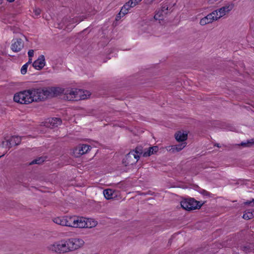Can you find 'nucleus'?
I'll return each instance as SVG.
<instances>
[{
  "label": "nucleus",
  "mask_w": 254,
  "mask_h": 254,
  "mask_svg": "<svg viewBox=\"0 0 254 254\" xmlns=\"http://www.w3.org/2000/svg\"><path fill=\"white\" fill-rule=\"evenodd\" d=\"M21 169L23 173L31 175L32 171V161L21 164Z\"/></svg>",
  "instance_id": "5701e85b"
},
{
  "label": "nucleus",
  "mask_w": 254,
  "mask_h": 254,
  "mask_svg": "<svg viewBox=\"0 0 254 254\" xmlns=\"http://www.w3.org/2000/svg\"><path fill=\"white\" fill-rule=\"evenodd\" d=\"M135 6L133 1H132L131 0H129L123 6L119 14H122L124 16L128 12L131 8Z\"/></svg>",
  "instance_id": "a211bd4d"
},
{
  "label": "nucleus",
  "mask_w": 254,
  "mask_h": 254,
  "mask_svg": "<svg viewBox=\"0 0 254 254\" xmlns=\"http://www.w3.org/2000/svg\"><path fill=\"white\" fill-rule=\"evenodd\" d=\"M253 144H254V142H252L250 141H248L247 142H242L241 143V145L244 147H250Z\"/></svg>",
  "instance_id": "473e14b6"
},
{
  "label": "nucleus",
  "mask_w": 254,
  "mask_h": 254,
  "mask_svg": "<svg viewBox=\"0 0 254 254\" xmlns=\"http://www.w3.org/2000/svg\"><path fill=\"white\" fill-rule=\"evenodd\" d=\"M115 192V190L110 189H108L103 191V194L107 199H111L116 196Z\"/></svg>",
  "instance_id": "a878e982"
},
{
  "label": "nucleus",
  "mask_w": 254,
  "mask_h": 254,
  "mask_svg": "<svg viewBox=\"0 0 254 254\" xmlns=\"http://www.w3.org/2000/svg\"><path fill=\"white\" fill-rule=\"evenodd\" d=\"M166 16L162 12L158 10L154 15V18L156 20L160 21L163 20Z\"/></svg>",
  "instance_id": "cd10ccee"
},
{
  "label": "nucleus",
  "mask_w": 254,
  "mask_h": 254,
  "mask_svg": "<svg viewBox=\"0 0 254 254\" xmlns=\"http://www.w3.org/2000/svg\"><path fill=\"white\" fill-rule=\"evenodd\" d=\"M24 47L23 40L21 38H16L12 40L11 49L14 52H19Z\"/></svg>",
  "instance_id": "2eb2a0df"
},
{
  "label": "nucleus",
  "mask_w": 254,
  "mask_h": 254,
  "mask_svg": "<svg viewBox=\"0 0 254 254\" xmlns=\"http://www.w3.org/2000/svg\"><path fill=\"white\" fill-rule=\"evenodd\" d=\"M83 228H93L97 225V222L92 218H87L83 217Z\"/></svg>",
  "instance_id": "4be33fe9"
},
{
  "label": "nucleus",
  "mask_w": 254,
  "mask_h": 254,
  "mask_svg": "<svg viewBox=\"0 0 254 254\" xmlns=\"http://www.w3.org/2000/svg\"><path fill=\"white\" fill-rule=\"evenodd\" d=\"M142 0H131L135 5H137Z\"/></svg>",
  "instance_id": "c9c22d12"
},
{
  "label": "nucleus",
  "mask_w": 254,
  "mask_h": 254,
  "mask_svg": "<svg viewBox=\"0 0 254 254\" xmlns=\"http://www.w3.org/2000/svg\"><path fill=\"white\" fill-rule=\"evenodd\" d=\"M202 205V203L195 200L192 198L185 199L182 200L181 202V205L182 207L187 210H192L199 209L201 207Z\"/></svg>",
  "instance_id": "39448f33"
},
{
  "label": "nucleus",
  "mask_w": 254,
  "mask_h": 254,
  "mask_svg": "<svg viewBox=\"0 0 254 254\" xmlns=\"http://www.w3.org/2000/svg\"><path fill=\"white\" fill-rule=\"evenodd\" d=\"M66 242L68 253L78 250L84 245L83 240L77 238L68 239L66 240Z\"/></svg>",
  "instance_id": "20e7f679"
},
{
  "label": "nucleus",
  "mask_w": 254,
  "mask_h": 254,
  "mask_svg": "<svg viewBox=\"0 0 254 254\" xmlns=\"http://www.w3.org/2000/svg\"><path fill=\"white\" fill-rule=\"evenodd\" d=\"M91 149V147L89 145L79 144L73 149L72 154L75 157H79L88 153Z\"/></svg>",
  "instance_id": "1a4fd4ad"
},
{
  "label": "nucleus",
  "mask_w": 254,
  "mask_h": 254,
  "mask_svg": "<svg viewBox=\"0 0 254 254\" xmlns=\"http://www.w3.org/2000/svg\"><path fill=\"white\" fill-rule=\"evenodd\" d=\"M14 102L20 104H28L32 103V89L20 91L14 94Z\"/></svg>",
  "instance_id": "f03ea898"
},
{
  "label": "nucleus",
  "mask_w": 254,
  "mask_h": 254,
  "mask_svg": "<svg viewBox=\"0 0 254 254\" xmlns=\"http://www.w3.org/2000/svg\"><path fill=\"white\" fill-rule=\"evenodd\" d=\"M189 131L186 130H180L176 132L174 136L177 141L179 142H186L188 139Z\"/></svg>",
  "instance_id": "4468645a"
},
{
  "label": "nucleus",
  "mask_w": 254,
  "mask_h": 254,
  "mask_svg": "<svg viewBox=\"0 0 254 254\" xmlns=\"http://www.w3.org/2000/svg\"><path fill=\"white\" fill-rule=\"evenodd\" d=\"M216 21L212 12L209 13L206 16L202 17L199 20V24L201 26H204L206 24L211 23Z\"/></svg>",
  "instance_id": "f3484780"
},
{
  "label": "nucleus",
  "mask_w": 254,
  "mask_h": 254,
  "mask_svg": "<svg viewBox=\"0 0 254 254\" xmlns=\"http://www.w3.org/2000/svg\"><path fill=\"white\" fill-rule=\"evenodd\" d=\"M68 227L83 228V217L73 215L68 216Z\"/></svg>",
  "instance_id": "6e6552de"
},
{
  "label": "nucleus",
  "mask_w": 254,
  "mask_h": 254,
  "mask_svg": "<svg viewBox=\"0 0 254 254\" xmlns=\"http://www.w3.org/2000/svg\"><path fill=\"white\" fill-rule=\"evenodd\" d=\"M46 159V158L44 156L38 157L37 159L33 160V164H41L43 163Z\"/></svg>",
  "instance_id": "c756f323"
},
{
  "label": "nucleus",
  "mask_w": 254,
  "mask_h": 254,
  "mask_svg": "<svg viewBox=\"0 0 254 254\" xmlns=\"http://www.w3.org/2000/svg\"><path fill=\"white\" fill-rule=\"evenodd\" d=\"M62 124V120L59 118H53L50 119L47 122V126L50 128H54Z\"/></svg>",
  "instance_id": "412c9836"
},
{
  "label": "nucleus",
  "mask_w": 254,
  "mask_h": 254,
  "mask_svg": "<svg viewBox=\"0 0 254 254\" xmlns=\"http://www.w3.org/2000/svg\"><path fill=\"white\" fill-rule=\"evenodd\" d=\"M76 18L70 17L64 18L61 23L59 24V28L60 29L64 28L67 31H70L74 27L73 24L78 22Z\"/></svg>",
  "instance_id": "9d476101"
},
{
  "label": "nucleus",
  "mask_w": 254,
  "mask_h": 254,
  "mask_svg": "<svg viewBox=\"0 0 254 254\" xmlns=\"http://www.w3.org/2000/svg\"><path fill=\"white\" fill-rule=\"evenodd\" d=\"M145 2L147 4H151L152 3L153 1H155V0H145Z\"/></svg>",
  "instance_id": "e433bc0d"
},
{
  "label": "nucleus",
  "mask_w": 254,
  "mask_h": 254,
  "mask_svg": "<svg viewBox=\"0 0 254 254\" xmlns=\"http://www.w3.org/2000/svg\"><path fill=\"white\" fill-rule=\"evenodd\" d=\"M174 145L175 146V150L176 151L179 152L182 150L187 146V142H183Z\"/></svg>",
  "instance_id": "c85d7f7f"
},
{
  "label": "nucleus",
  "mask_w": 254,
  "mask_h": 254,
  "mask_svg": "<svg viewBox=\"0 0 254 254\" xmlns=\"http://www.w3.org/2000/svg\"><path fill=\"white\" fill-rule=\"evenodd\" d=\"M221 0H208L207 2L210 4H213Z\"/></svg>",
  "instance_id": "f704fd0d"
},
{
  "label": "nucleus",
  "mask_w": 254,
  "mask_h": 254,
  "mask_svg": "<svg viewBox=\"0 0 254 254\" xmlns=\"http://www.w3.org/2000/svg\"><path fill=\"white\" fill-rule=\"evenodd\" d=\"M4 154L2 155L0 157L3 156Z\"/></svg>",
  "instance_id": "ea45409f"
},
{
  "label": "nucleus",
  "mask_w": 254,
  "mask_h": 254,
  "mask_svg": "<svg viewBox=\"0 0 254 254\" xmlns=\"http://www.w3.org/2000/svg\"><path fill=\"white\" fill-rule=\"evenodd\" d=\"M68 216L56 217L53 221L58 225L68 227Z\"/></svg>",
  "instance_id": "6ab92c4d"
},
{
  "label": "nucleus",
  "mask_w": 254,
  "mask_h": 254,
  "mask_svg": "<svg viewBox=\"0 0 254 254\" xmlns=\"http://www.w3.org/2000/svg\"><path fill=\"white\" fill-rule=\"evenodd\" d=\"M254 217V210H249L245 211L243 216V218L246 220H249Z\"/></svg>",
  "instance_id": "bb28decb"
},
{
  "label": "nucleus",
  "mask_w": 254,
  "mask_h": 254,
  "mask_svg": "<svg viewBox=\"0 0 254 254\" xmlns=\"http://www.w3.org/2000/svg\"><path fill=\"white\" fill-rule=\"evenodd\" d=\"M78 88H67L64 93V99L68 101H77Z\"/></svg>",
  "instance_id": "f8f14e48"
},
{
  "label": "nucleus",
  "mask_w": 254,
  "mask_h": 254,
  "mask_svg": "<svg viewBox=\"0 0 254 254\" xmlns=\"http://www.w3.org/2000/svg\"><path fill=\"white\" fill-rule=\"evenodd\" d=\"M159 10L162 12V13H163L166 15H167V14L169 12V6L167 4L163 5L161 8Z\"/></svg>",
  "instance_id": "7c9ffc66"
},
{
  "label": "nucleus",
  "mask_w": 254,
  "mask_h": 254,
  "mask_svg": "<svg viewBox=\"0 0 254 254\" xmlns=\"http://www.w3.org/2000/svg\"><path fill=\"white\" fill-rule=\"evenodd\" d=\"M21 138L18 136H13L10 139L6 141H2L0 145L9 149L13 146H16L20 144Z\"/></svg>",
  "instance_id": "9b49d317"
},
{
  "label": "nucleus",
  "mask_w": 254,
  "mask_h": 254,
  "mask_svg": "<svg viewBox=\"0 0 254 254\" xmlns=\"http://www.w3.org/2000/svg\"><path fill=\"white\" fill-rule=\"evenodd\" d=\"M48 251L58 254L68 253L66 240L63 239L50 244L47 247Z\"/></svg>",
  "instance_id": "f257e3e1"
},
{
  "label": "nucleus",
  "mask_w": 254,
  "mask_h": 254,
  "mask_svg": "<svg viewBox=\"0 0 254 254\" xmlns=\"http://www.w3.org/2000/svg\"><path fill=\"white\" fill-rule=\"evenodd\" d=\"M137 148L135 151L133 150L128 153L123 160V163L125 166H129L135 164L138 161L140 154L142 153L141 150L138 151Z\"/></svg>",
  "instance_id": "7ed1b4c3"
},
{
  "label": "nucleus",
  "mask_w": 254,
  "mask_h": 254,
  "mask_svg": "<svg viewBox=\"0 0 254 254\" xmlns=\"http://www.w3.org/2000/svg\"><path fill=\"white\" fill-rule=\"evenodd\" d=\"M234 8L233 3H228L211 12L216 21L228 14Z\"/></svg>",
  "instance_id": "423d86ee"
},
{
  "label": "nucleus",
  "mask_w": 254,
  "mask_h": 254,
  "mask_svg": "<svg viewBox=\"0 0 254 254\" xmlns=\"http://www.w3.org/2000/svg\"><path fill=\"white\" fill-rule=\"evenodd\" d=\"M45 59L43 55L40 56L33 63V66L37 70L42 69L45 66Z\"/></svg>",
  "instance_id": "dca6fc26"
},
{
  "label": "nucleus",
  "mask_w": 254,
  "mask_h": 254,
  "mask_svg": "<svg viewBox=\"0 0 254 254\" xmlns=\"http://www.w3.org/2000/svg\"><path fill=\"white\" fill-rule=\"evenodd\" d=\"M91 95V93L89 91L78 89V95L76 97L77 101L87 99L90 97Z\"/></svg>",
  "instance_id": "aec40b11"
},
{
  "label": "nucleus",
  "mask_w": 254,
  "mask_h": 254,
  "mask_svg": "<svg viewBox=\"0 0 254 254\" xmlns=\"http://www.w3.org/2000/svg\"><path fill=\"white\" fill-rule=\"evenodd\" d=\"M252 202H254V199H253L252 201H246L244 202V204H246V205H249V204H250Z\"/></svg>",
  "instance_id": "4c0bfd02"
},
{
  "label": "nucleus",
  "mask_w": 254,
  "mask_h": 254,
  "mask_svg": "<svg viewBox=\"0 0 254 254\" xmlns=\"http://www.w3.org/2000/svg\"><path fill=\"white\" fill-rule=\"evenodd\" d=\"M47 89L49 98L64 95L65 91V89L60 87H49Z\"/></svg>",
  "instance_id": "ddd939ff"
},
{
  "label": "nucleus",
  "mask_w": 254,
  "mask_h": 254,
  "mask_svg": "<svg viewBox=\"0 0 254 254\" xmlns=\"http://www.w3.org/2000/svg\"><path fill=\"white\" fill-rule=\"evenodd\" d=\"M28 55L29 57V61L22 66L21 68V73L22 74H25L26 73L28 64L32 63V50H29Z\"/></svg>",
  "instance_id": "393cba45"
},
{
  "label": "nucleus",
  "mask_w": 254,
  "mask_h": 254,
  "mask_svg": "<svg viewBox=\"0 0 254 254\" xmlns=\"http://www.w3.org/2000/svg\"><path fill=\"white\" fill-rule=\"evenodd\" d=\"M7 1H8L9 2H12L14 0H7Z\"/></svg>",
  "instance_id": "58836bf2"
},
{
  "label": "nucleus",
  "mask_w": 254,
  "mask_h": 254,
  "mask_svg": "<svg viewBox=\"0 0 254 254\" xmlns=\"http://www.w3.org/2000/svg\"><path fill=\"white\" fill-rule=\"evenodd\" d=\"M166 148L168 151L171 153H175L177 152L176 150H175V146L174 145L167 146Z\"/></svg>",
  "instance_id": "2f4dec72"
},
{
  "label": "nucleus",
  "mask_w": 254,
  "mask_h": 254,
  "mask_svg": "<svg viewBox=\"0 0 254 254\" xmlns=\"http://www.w3.org/2000/svg\"><path fill=\"white\" fill-rule=\"evenodd\" d=\"M159 150L157 146H154L145 149L143 152V157H148L153 154H156Z\"/></svg>",
  "instance_id": "b1692460"
},
{
  "label": "nucleus",
  "mask_w": 254,
  "mask_h": 254,
  "mask_svg": "<svg viewBox=\"0 0 254 254\" xmlns=\"http://www.w3.org/2000/svg\"><path fill=\"white\" fill-rule=\"evenodd\" d=\"M41 12V10L40 9L38 8H36L34 10V13H35V16H39Z\"/></svg>",
  "instance_id": "72a5a7b5"
},
{
  "label": "nucleus",
  "mask_w": 254,
  "mask_h": 254,
  "mask_svg": "<svg viewBox=\"0 0 254 254\" xmlns=\"http://www.w3.org/2000/svg\"><path fill=\"white\" fill-rule=\"evenodd\" d=\"M49 98L47 87L33 91V101H41Z\"/></svg>",
  "instance_id": "0eeeda50"
}]
</instances>
